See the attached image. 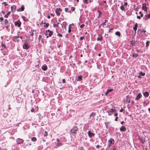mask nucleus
<instances>
[{
    "label": "nucleus",
    "mask_w": 150,
    "mask_h": 150,
    "mask_svg": "<svg viewBox=\"0 0 150 150\" xmlns=\"http://www.w3.org/2000/svg\"><path fill=\"white\" fill-rule=\"evenodd\" d=\"M115 112V109H110L107 112H108L109 115H111L113 113H114Z\"/></svg>",
    "instance_id": "obj_1"
},
{
    "label": "nucleus",
    "mask_w": 150,
    "mask_h": 150,
    "mask_svg": "<svg viewBox=\"0 0 150 150\" xmlns=\"http://www.w3.org/2000/svg\"><path fill=\"white\" fill-rule=\"evenodd\" d=\"M77 130V127H74L71 130L70 132L72 133H76Z\"/></svg>",
    "instance_id": "obj_2"
},
{
    "label": "nucleus",
    "mask_w": 150,
    "mask_h": 150,
    "mask_svg": "<svg viewBox=\"0 0 150 150\" xmlns=\"http://www.w3.org/2000/svg\"><path fill=\"white\" fill-rule=\"evenodd\" d=\"M62 11V10L60 8H57L56 9L55 12L57 16H59L60 15V12Z\"/></svg>",
    "instance_id": "obj_3"
},
{
    "label": "nucleus",
    "mask_w": 150,
    "mask_h": 150,
    "mask_svg": "<svg viewBox=\"0 0 150 150\" xmlns=\"http://www.w3.org/2000/svg\"><path fill=\"white\" fill-rule=\"evenodd\" d=\"M46 35H48L50 37L52 35L53 31H50V30H48L46 31Z\"/></svg>",
    "instance_id": "obj_4"
},
{
    "label": "nucleus",
    "mask_w": 150,
    "mask_h": 150,
    "mask_svg": "<svg viewBox=\"0 0 150 150\" xmlns=\"http://www.w3.org/2000/svg\"><path fill=\"white\" fill-rule=\"evenodd\" d=\"M142 9L145 11H146L147 10V7H146V4H143L142 7Z\"/></svg>",
    "instance_id": "obj_5"
},
{
    "label": "nucleus",
    "mask_w": 150,
    "mask_h": 150,
    "mask_svg": "<svg viewBox=\"0 0 150 150\" xmlns=\"http://www.w3.org/2000/svg\"><path fill=\"white\" fill-rule=\"evenodd\" d=\"M30 45L26 43H25L23 45V47L24 49H28L29 48Z\"/></svg>",
    "instance_id": "obj_6"
},
{
    "label": "nucleus",
    "mask_w": 150,
    "mask_h": 150,
    "mask_svg": "<svg viewBox=\"0 0 150 150\" xmlns=\"http://www.w3.org/2000/svg\"><path fill=\"white\" fill-rule=\"evenodd\" d=\"M16 142L18 144H20L23 142V140L22 139L18 138L16 139Z\"/></svg>",
    "instance_id": "obj_7"
},
{
    "label": "nucleus",
    "mask_w": 150,
    "mask_h": 150,
    "mask_svg": "<svg viewBox=\"0 0 150 150\" xmlns=\"http://www.w3.org/2000/svg\"><path fill=\"white\" fill-rule=\"evenodd\" d=\"M21 23L20 21L15 22L14 23L15 25L16 26H17L19 27L21 26Z\"/></svg>",
    "instance_id": "obj_8"
},
{
    "label": "nucleus",
    "mask_w": 150,
    "mask_h": 150,
    "mask_svg": "<svg viewBox=\"0 0 150 150\" xmlns=\"http://www.w3.org/2000/svg\"><path fill=\"white\" fill-rule=\"evenodd\" d=\"M25 9L24 6V5H22L21 6L20 8H18L17 9V11H22L24 10Z\"/></svg>",
    "instance_id": "obj_9"
},
{
    "label": "nucleus",
    "mask_w": 150,
    "mask_h": 150,
    "mask_svg": "<svg viewBox=\"0 0 150 150\" xmlns=\"http://www.w3.org/2000/svg\"><path fill=\"white\" fill-rule=\"evenodd\" d=\"M142 97V94L141 93H140L137 96L136 98L135 99V100H138Z\"/></svg>",
    "instance_id": "obj_10"
},
{
    "label": "nucleus",
    "mask_w": 150,
    "mask_h": 150,
    "mask_svg": "<svg viewBox=\"0 0 150 150\" xmlns=\"http://www.w3.org/2000/svg\"><path fill=\"white\" fill-rule=\"evenodd\" d=\"M139 139L142 143H144L145 142V138L144 137H139Z\"/></svg>",
    "instance_id": "obj_11"
},
{
    "label": "nucleus",
    "mask_w": 150,
    "mask_h": 150,
    "mask_svg": "<svg viewBox=\"0 0 150 150\" xmlns=\"http://www.w3.org/2000/svg\"><path fill=\"white\" fill-rule=\"evenodd\" d=\"M61 25L62 27V28L64 27V29H66V27L67 25V23L66 21H64L62 23L60 24Z\"/></svg>",
    "instance_id": "obj_12"
},
{
    "label": "nucleus",
    "mask_w": 150,
    "mask_h": 150,
    "mask_svg": "<svg viewBox=\"0 0 150 150\" xmlns=\"http://www.w3.org/2000/svg\"><path fill=\"white\" fill-rule=\"evenodd\" d=\"M88 136L90 137H92L94 135V133L91 132L90 131H88Z\"/></svg>",
    "instance_id": "obj_13"
},
{
    "label": "nucleus",
    "mask_w": 150,
    "mask_h": 150,
    "mask_svg": "<svg viewBox=\"0 0 150 150\" xmlns=\"http://www.w3.org/2000/svg\"><path fill=\"white\" fill-rule=\"evenodd\" d=\"M96 115V113L94 112H92L90 115L89 117L90 118L93 119V117H95Z\"/></svg>",
    "instance_id": "obj_14"
},
{
    "label": "nucleus",
    "mask_w": 150,
    "mask_h": 150,
    "mask_svg": "<svg viewBox=\"0 0 150 150\" xmlns=\"http://www.w3.org/2000/svg\"><path fill=\"white\" fill-rule=\"evenodd\" d=\"M47 67L46 65H43L42 67V69L43 71H45L47 69Z\"/></svg>",
    "instance_id": "obj_15"
},
{
    "label": "nucleus",
    "mask_w": 150,
    "mask_h": 150,
    "mask_svg": "<svg viewBox=\"0 0 150 150\" xmlns=\"http://www.w3.org/2000/svg\"><path fill=\"white\" fill-rule=\"evenodd\" d=\"M114 140L112 138H110V139L108 140L109 143L111 144H114Z\"/></svg>",
    "instance_id": "obj_16"
},
{
    "label": "nucleus",
    "mask_w": 150,
    "mask_h": 150,
    "mask_svg": "<svg viewBox=\"0 0 150 150\" xmlns=\"http://www.w3.org/2000/svg\"><path fill=\"white\" fill-rule=\"evenodd\" d=\"M129 43L132 46H134L135 43V40H132V41H130L129 42Z\"/></svg>",
    "instance_id": "obj_17"
},
{
    "label": "nucleus",
    "mask_w": 150,
    "mask_h": 150,
    "mask_svg": "<svg viewBox=\"0 0 150 150\" xmlns=\"http://www.w3.org/2000/svg\"><path fill=\"white\" fill-rule=\"evenodd\" d=\"M120 130L121 131L125 132L126 130V129L125 127L123 126L120 128Z\"/></svg>",
    "instance_id": "obj_18"
},
{
    "label": "nucleus",
    "mask_w": 150,
    "mask_h": 150,
    "mask_svg": "<svg viewBox=\"0 0 150 150\" xmlns=\"http://www.w3.org/2000/svg\"><path fill=\"white\" fill-rule=\"evenodd\" d=\"M102 39V35H98V37L97 38V41H101Z\"/></svg>",
    "instance_id": "obj_19"
},
{
    "label": "nucleus",
    "mask_w": 150,
    "mask_h": 150,
    "mask_svg": "<svg viewBox=\"0 0 150 150\" xmlns=\"http://www.w3.org/2000/svg\"><path fill=\"white\" fill-rule=\"evenodd\" d=\"M137 23H136L135 24V25L133 28V29L134 30V31L135 32V33H136V31L137 30Z\"/></svg>",
    "instance_id": "obj_20"
},
{
    "label": "nucleus",
    "mask_w": 150,
    "mask_h": 150,
    "mask_svg": "<svg viewBox=\"0 0 150 150\" xmlns=\"http://www.w3.org/2000/svg\"><path fill=\"white\" fill-rule=\"evenodd\" d=\"M143 95L146 97H148L149 95V94L148 92H145L143 93Z\"/></svg>",
    "instance_id": "obj_21"
},
{
    "label": "nucleus",
    "mask_w": 150,
    "mask_h": 150,
    "mask_svg": "<svg viewBox=\"0 0 150 150\" xmlns=\"http://www.w3.org/2000/svg\"><path fill=\"white\" fill-rule=\"evenodd\" d=\"M27 143H28V144H26V146L25 145V144H24V145L25 146V147L26 146H30V145H31V144L30 143H29V140H27Z\"/></svg>",
    "instance_id": "obj_22"
},
{
    "label": "nucleus",
    "mask_w": 150,
    "mask_h": 150,
    "mask_svg": "<svg viewBox=\"0 0 150 150\" xmlns=\"http://www.w3.org/2000/svg\"><path fill=\"white\" fill-rule=\"evenodd\" d=\"M22 18L25 21H28V19L27 18L25 17V16H22Z\"/></svg>",
    "instance_id": "obj_23"
},
{
    "label": "nucleus",
    "mask_w": 150,
    "mask_h": 150,
    "mask_svg": "<svg viewBox=\"0 0 150 150\" xmlns=\"http://www.w3.org/2000/svg\"><path fill=\"white\" fill-rule=\"evenodd\" d=\"M146 18L145 19V20H147L148 18H150V13L149 14H148L145 16Z\"/></svg>",
    "instance_id": "obj_24"
},
{
    "label": "nucleus",
    "mask_w": 150,
    "mask_h": 150,
    "mask_svg": "<svg viewBox=\"0 0 150 150\" xmlns=\"http://www.w3.org/2000/svg\"><path fill=\"white\" fill-rule=\"evenodd\" d=\"M105 22H103V23H102L99 26V28L100 27V26L101 25H103V26L104 25H105V23H106L107 22V20H105Z\"/></svg>",
    "instance_id": "obj_25"
},
{
    "label": "nucleus",
    "mask_w": 150,
    "mask_h": 150,
    "mask_svg": "<svg viewBox=\"0 0 150 150\" xmlns=\"http://www.w3.org/2000/svg\"><path fill=\"white\" fill-rule=\"evenodd\" d=\"M98 11L99 13V15L98 16V18H99L100 17V15L102 14L101 12L99 10H98Z\"/></svg>",
    "instance_id": "obj_26"
},
{
    "label": "nucleus",
    "mask_w": 150,
    "mask_h": 150,
    "mask_svg": "<svg viewBox=\"0 0 150 150\" xmlns=\"http://www.w3.org/2000/svg\"><path fill=\"white\" fill-rule=\"evenodd\" d=\"M5 24L6 25H9V24L8 20L7 19L5 20Z\"/></svg>",
    "instance_id": "obj_27"
},
{
    "label": "nucleus",
    "mask_w": 150,
    "mask_h": 150,
    "mask_svg": "<svg viewBox=\"0 0 150 150\" xmlns=\"http://www.w3.org/2000/svg\"><path fill=\"white\" fill-rule=\"evenodd\" d=\"M120 8L122 10V11H125V6H124V5H122L120 7Z\"/></svg>",
    "instance_id": "obj_28"
},
{
    "label": "nucleus",
    "mask_w": 150,
    "mask_h": 150,
    "mask_svg": "<svg viewBox=\"0 0 150 150\" xmlns=\"http://www.w3.org/2000/svg\"><path fill=\"white\" fill-rule=\"evenodd\" d=\"M31 140L33 142H36V141L37 139L35 137H33L32 138Z\"/></svg>",
    "instance_id": "obj_29"
},
{
    "label": "nucleus",
    "mask_w": 150,
    "mask_h": 150,
    "mask_svg": "<svg viewBox=\"0 0 150 150\" xmlns=\"http://www.w3.org/2000/svg\"><path fill=\"white\" fill-rule=\"evenodd\" d=\"M11 13V12H8L6 14L5 16H4V17L6 18H7L8 17V16H9L10 14Z\"/></svg>",
    "instance_id": "obj_30"
},
{
    "label": "nucleus",
    "mask_w": 150,
    "mask_h": 150,
    "mask_svg": "<svg viewBox=\"0 0 150 150\" xmlns=\"http://www.w3.org/2000/svg\"><path fill=\"white\" fill-rule=\"evenodd\" d=\"M138 55L137 54L134 53L132 54V57L135 58H136L138 57Z\"/></svg>",
    "instance_id": "obj_31"
},
{
    "label": "nucleus",
    "mask_w": 150,
    "mask_h": 150,
    "mask_svg": "<svg viewBox=\"0 0 150 150\" xmlns=\"http://www.w3.org/2000/svg\"><path fill=\"white\" fill-rule=\"evenodd\" d=\"M78 80L81 81L82 79V77L81 76H79L78 77Z\"/></svg>",
    "instance_id": "obj_32"
},
{
    "label": "nucleus",
    "mask_w": 150,
    "mask_h": 150,
    "mask_svg": "<svg viewBox=\"0 0 150 150\" xmlns=\"http://www.w3.org/2000/svg\"><path fill=\"white\" fill-rule=\"evenodd\" d=\"M145 73H143L142 72V71L140 72L139 73V75H142V76H144L145 75Z\"/></svg>",
    "instance_id": "obj_33"
},
{
    "label": "nucleus",
    "mask_w": 150,
    "mask_h": 150,
    "mask_svg": "<svg viewBox=\"0 0 150 150\" xmlns=\"http://www.w3.org/2000/svg\"><path fill=\"white\" fill-rule=\"evenodd\" d=\"M15 8H16V6H12L11 7V11H13V9L15 10Z\"/></svg>",
    "instance_id": "obj_34"
},
{
    "label": "nucleus",
    "mask_w": 150,
    "mask_h": 150,
    "mask_svg": "<svg viewBox=\"0 0 150 150\" xmlns=\"http://www.w3.org/2000/svg\"><path fill=\"white\" fill-rule=\"evenodd\" d=\"M34 31V30H31L30 32V35L31 36H33L34 35V33L33 32Z\"/></svg>",
    "instance_id": "obj_35"
},
{
    "label": "nucleus",
    "mask_w": 150,
    "mask_h": 150,
    "mask_svg": "<svg viewBox=\"0 0 150 150\" xmlns=\"http://www.w3.org/2000/svg\"><path fill=\"white\" fill-rule=\"evenodd\" d=\"M115 34L117 36H120V32H118V31H117L115 33Z\"/></svg>",
    "instance_id": "obj_36"
},
{
    "label": "nucleus",
    "mask_w": 150,
    "mask_h": 150,
    "mask_svg": "<svg viewBox=\"0 0 150 150\" xmlns=\"http://www.w3.org/2000/svg\"><path fill=\"white\" fill-rule=\"evenodd\" d=\"M113 91V89H108L106 91L108 93H109L110 92L112 91Z\"/></svg>",
    "instance_id": "obj_37"
},
{
    "label": "nucleus",
    "mask_w": 150,
    "mask_h": 150,
    "mask_svg": "<svg viewBox=\"0 0 150 150\" xmlns=\"http://www.w3.org/2000/svg\"><path fill=\"white\" fill-rule=\"evenodd\" d=\"M19 38V36L18 35L14 37L13 38L14 40H15V39H18Z\"/></svg>",
    "instance_id": "obj_38"
},
{
    "label": "nucleus",
    "mask_w": 150,
    "mask_h": 150,
    "mask_svg": "<svg viewBox=\"0 0 150 150\" xmlns=\"http://www.w3.org/2000/svg\"><path fill=\"white\" fill-rule=\"evenodd\" d=\"M149 41H147L146 42V47H148L149 45Z\"/></svg>",
    "instance_id": "obj_39"
},
{
    "label": "nucleus",
    "mask_w": 150,
    "mask_h": 150,
    "mask_svg": "<svg viewBox=\"0 0 150 150\" xmlns=\"http://www.w3.org/2000/svg\"><path fill=\"white\" fill-rule=\"evenodd\" d=\"M83 3L85 4L88 3V0H83Z\"/></svg>",
    "instance_id": "obj_40"
},
{
    "label": "nucleus",
    "mask_w": 150,
    "mask_h": 150,
    "mask_svg": "<svg viewBox=\"0 0 150 150\" xmlns=\"http://www.w3.org/2000/svg\"><path fill=\"white\" fill-rule=\"evenodd\" d=\"M105 126H106V127L107 128H108V122H105Z\"/></svg>",
    "instance_id": "obj_41"
},
{
    "label": "nucleus",
    "mask_w": 150,
    "mask_h": 150,
    "mask_svg": "<svg viewBox=\"0 0 150 150\" xmlns=\"http://www.w3.org/2000/svg\"><path fill=\"white\" fill-rule=\"evenodd\" d=\"M49 25V24L48 23H47L46 24V25H44V27H48Z\"/></svg>",
    "instance_id": "obj_42"
},
{
    "label": "nucleus",
    "mask_w": 150,
    "mask_h": 150,
    "mask_svg": "<svg viewBox=\"0 0 150 150\" xmlns=\"http://www.w3.org/2000/svg\"><path fill=\"white\" fill-rule=\"evenodd\" d=\"M47 132H46V131H45V133L44 134V137H46L47 136Z\"/></svg>",
    "instance_id": "obj_43"
},
{
    "label": "nucleus",
    "mask_w": 150,
    "mask_h": 150,
    "mask_svg": "<svg viewBox=\"0 0 150 150\" xmlns=\"http://www.w3.org/2000/svg\"><path fill=\"white\" fill-rule=\"evenodd\" d=\"M75 7H71V10L72 11H74L75 9Z\"/></svg>",
    "instance_id": "obj_44"
},
{
    "label": "nucleus",
    "mask_w": 150,
    "mask_h": 150,
    "mask_svg": "<svg viewBox=\"0 0 150 150\" xmlns=\"http://www.w3.org/2000/svg\"><path fill=\"white\" fill-rule=\"evenodd\" d=\"M57 35L59 37H62V34L59 33L57 34Z\"/></svg>",
    "instance_id": "obj_45"
},
{
    "label": "nucleus",
    "mask_w": 150,
    "mask_h": 150,
    "mask_svg": "<svg viewBox=\"0 0 150 150\" xmlns=\"http://www.w3.org/2000/svg\"><path fill=\"white\" fill-rule=\"evenodd\" d=\"M84 26H85V25L83 24L80 25V27L81 28H82L83 27H84Z\"/></svg>",
    "instance_id": "obj_46"
},
{
    "label": "nucleus",
    "mask_w": 150,
    "mask_h": 150,
    "mask_svg": "<svg viewBox=\"0 0 150 150\" xmlns=\"http://www.w3.org/2000/svg\"><path fill=\"white\" fill-rule=\"evenodd\" d=\"M65 11L67 12H68V8H65Z\"/></svg>",
    "instance_id": "obj_47"
},
{
    "label": "nucleus",
    "mask_w": 150,
    "mask_h": 150,
    "mask_svg": "<svg viewBox=\"0 0 150 150\" xmlns=\"http://www.w3.org/2000/svg\"><path fill=\"white\" fill-rule=\"evenodd\" d=\"M4 20L3 18L2 17H1L0 18V21H2Z\"/></svg>",
    "instance_id": "obj_48"
},
{
    "label": "nucleus",
    "mask_w": 150,
    "mask_h": 150,
    "mask_svg": "<svg viewBox=\"0 0 150 150\" xmlns=\"http://www.w3.org/2000/svg\"><path fill=\"white\" fill-rule=\"evenodd\" d=\"M117 115H118V114L117 113V112H116L114 114V116H116V117H117Z\"/></svg>",
    "instance_id": "obj_49"
},
{
    "label": "nucleus",
    "mask_w": 150,
    "mask_h": 150,
    "mask_svg": "<svg viewBox=\"0 0 150 150\" xmlns=\"http://www.w3.org/2000/svg\"><path fill=\"white\" fill-rule=\"evenodd\" d=\"M62 83H66L65 79H63L62 80Z\"/></svg>",
    "instance_id": "obj_50"
},
{
    "label": "nucleus",
    "mask_w": 150,
    "mask_h": 150,
    "mask_svg": "<svg viewBox=\"0 0 150 150\" xmlns=\"http://www.w3.org/2000/svg\"><path fill=\"white\" fill-rule=\"evenodd\" d=\"M111 146V144L109 143V144L107 146V148H108L110 147Z\"/></svg>",
    "instance_id": "obj_51"
},
{
    "label": "nucleus",
    "mask_w": 150,
    "mask_h": 150,
    "mask_svg": "<svg viewBox=\"0 0 150 150\" xmlns=\"http://www.w3.org/2000/svg\"><path fill=\"white\" fill-rule=\"evenodd\" d=\"M83 39V37H80V40H82Z\"/></svg>",
    "instance_id": "obj_52"
},
{
    "label": "nucleus",
    "mask_w": 150,
    "mask_h": 150,
    "mask_svg": "<svg viewBox=\"0 0 150 150\" xmlns=\"http://www.w3.org/2000/svg\"><path fill=\"white\" fill-rule=\"evenodd\" d=\"M15 40H16V41L17 42H19V39H18H18H15Z\"/></svg>",
    "instance_id": "obj_53"
},
{
    "label": "nucleus",
    "mask_w": 150,
    "mask_h": 150,
    "mask_svg": "<svg viewBox=\"0 0 150 150\" xmlns=\"http://www.w3.org/2000/svg\"><path fill=\"white\" fill-rule=\"evenodd\" d=\"M118 118V117H116V118H115V121H117Z\"/></svg>",
    "instance_id": "obj_54"
},
{
    "label": "nucleus",
    "mask_w": 150,
    "mask_h": 150,
    "mask_svg": "<svg viewBox=\"0 0 150 150\" xmlns=\"http://www.w3.org/2000/svg\"><path fill=\"white\" fill-rule=\"evenodd\" d=\"M100 147V146H99V145H97L96 146V148H98L99 147Z\"/></svg>",
    "instance_id": "obj_55"
},
{
    "label": "nucleus",
    "mask_w": 150,
    "mask_h": 150,
    "mask_svg": "<svg viewBox=\"0 0 150 150\" xmlns=\"http://www.w3.org/2000/svg\"><path fill=\"white\" fill-rule=\"evenodd\" d=\"M138 77L139 78H142V77L141 76V75H138Z\"/></svg>",
    "instance_id": "obj_56"
},
{
    "label": "nucleus",
    "mask_w": 150,
    "mask_h": 150,
    "mask_svg": "<svg viewBox=\"0 0 150 150\" xmlns=\"http://www.w3.org/2000/svg\"><path fill=\"white\" fill-rule=\"evenodd\" d=\"M21 53H23L24 55H25V56L26 54L25 52H22Z\"/></svg>",
    "instance_id": "obj_57"
},
{
    "label": "nucleus",
    "mask_w": 150,
    "mask_h": 150,
    "mask_svg": "<svg viewBox=\"0 0 150 150\" xmlns=\"http://www.w3.org/2000/svg\"><path fill=\"white\" fill-rule=\"evenodd\" d=\"M59 22H58V23H57V24H56V27H58V26H58V24H59Z\"/></svg>",
    "instance_id": "obj_58"
},
{
    "label": "nucleus",
    "mask_w": 150,
    "mask_h": 150,
    "mask_svg": "<svg viewBox=\"0 0 150 150\" xmlns=\"http://www.w3.org/2000/svg\"><path fill=\"white\" fill-rule=\"evenodd\" d=\"M2 4H5V6H6L7 5V4H6V2H3Z\"/></svg>",
    "instance_id": "obj_59"
},
{
    "label": "nucleus",
    "mask_w": 150,
    "mask_h": 150,
    "mask_svg": "<svg viewBox=\"0 0 150 150\" xmlns=\"http://www.w3.org/2000/svg\"><path fill=\"white\" fill-rule=\"evenodd\" d=\"M71 32V29L69 28L68 30V32L69 33H70Z\"/></svg>",
    "instance_id": "obj_60"
},
{
    "label": "nucleus",
    "mask_w": 150,
    "mask_h": 150,
    "mask_svg": "<svg viewBox=\"0 0 150 150\" xmlns=\"http://www.w3.org/2000/svg\"><path fill=\"white\" fill-rule=\"evenodd\" d=\"M123 110L122 108H121V109L120 110V112H122L123 111Z\"/></svg>",
    "instance_id": "obj_61"
},
{
    "label": "nucleus",
    "mask_w": 150,
    "mask_h": 150,
    "mask_svg": "<svg viewBox=\"0 0 150 150\" xmlns=\"http://www.w3.org/2000/svg\"><path fill=\"white\" fill-rule=\"evenodd\" d=\"M127 2H125L124 3V5L125 6H127Z\"/></svg>",
    "instance_id": "obj_62"
},
{
    "label": "nucleus",
    "mask_w": 150,
    "mask_h": 150,
    "mask_svg": "<svg viewBox=\"0 0 150 150\" xmlns=\"http://www.w3.org/2000/svg\"><path fill=\"white\" fill-rule=\"evenodd\" d=\"M137 18H138L139 19H140V17L139 16H137Z\"/></svg>",
    "instance_id": "obj_63"
},
{
    "label": "nucleus",
    "mask_w": 150,
    "mask_h": 150,
    "mask_svg": "<svg viewBox=\"0 0 150 150\" xmlns=\"http://www.w3.org/2000/svg\"><path fill=\"white\" fill-rule=\"evenodd\" d=\"M0 150H7L6 149H4L1 148Z\"/></svg>",
    "instance_id": "obj_64"
}]
</instances>
